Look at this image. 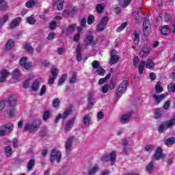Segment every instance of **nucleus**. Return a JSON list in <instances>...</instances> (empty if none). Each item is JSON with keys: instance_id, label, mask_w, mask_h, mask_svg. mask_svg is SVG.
<instances>
[{"instance_id": "obj_20", "label": "nucleus", "mask_w": 175, "mask_h": 175, "mask_svg": "<svg viewBox=\"0 0 175 175\" xmlns=\"http://www.w3.org/2000/svg\"><path fill=\"white\" fill-rule=\"evenodd\" d=\"M166 129H170L175 125V117L171 118L170 120L164 122Z\"/></svg>"}, {"instance_id": "obj_25", "label": "nucleus", "mask_w": 175, "mask_h": 175, "mask_svg": "<svg viewBox=\"0 0 175 175\" xmlns=\"http://www.w3.org/2000/svg\"><path fill=\"white\" fill-rule=\"evenodd\" d=\"M146 66V62L142 61L139 63L138 66V72L139 75H143V72H144V67Z\"/></svg>"}, {"instance_id": "obj_10", "label": "nucleus", "mask_w": 175, "mask_h": 175, "mask_svg": "<svg viewBox=\"0 0 175 175\" xmlns=\"http://www.w3.org/2000/svg\"><path fill=\"white\" fill-rule=\"evenodd\" d=\"M72 144H73V137H70L66 142L65 150L66 154H69L72 151Z\"/></svg>"}, {"instance_id": "obj_5", "label": "nucleus", "mask_w": 175, "mask_h": 175, "mask_svg": "<svg viewBox=\"0 0 175 175\" xmlns=\"http://www.w3.org/2000/svg\"><path fill=\"white\" fill-rule=\"evenodd\" d=\"M142 28L145 36H148L151 33V24L150 23V21L144 19Z\"/></svg>"}, {"instance_id": "obj_32", "label": "nucleus", "mask_w": 175, "mask_h": 175, "mask_svg": "<svg viewBox=\"0 0 175 175\" xmlns=\"http://www.w3.org/2000/svg\"><path fill=\"white\" fill-rule=\"evenodd\" d=\"M91 122V117L90 115H86L83 118V123L85 126H90V122Z\"/></svg>"}, {"instance_id": "obj_47", "label": "nucleus", "mask_w": 175, "mask_h": 175, "mask_svg": "<svg viewBox=\"0 0 175 175\" xmlns=\"http://www.w3.org/2000/svg\"><path fill=\"white\" fill-rule=\"evenodd\" d=\"M76 81H77V75H76V72H74L70 79V83L74 84Z\"/></svg>"}, {"instance_id": "obj_46", "label": "nucleus", "mask_w": 175, "mask_h": 175, "mask_svg": "<svg viewBox=\"0 0 175 175\" xmlns=\"http://www.w3.org/2000/svg\"><path fill=\"white\" fill-rule=\"evenodd\" d=\"M77 13H79V8L77 7L72 8L71 12H70V16L72 17H75Z\"/></svg>"}, {"instance_id": "obj_7", "label": "nucleus", "mask_w": 175, "mask_h": 175, "mask_svg": "<svg viewBox=\"0 0 175 175\" xmlns=\"http://www.w3.org/2000/svg\"><path fill=\"white\" fill-rule=\"evenodd\" d=\"M120 61V56L117 55V51L113 49L111 51V58L109 60L110 65H115Z\"/></svg>"}, {"instance_id": "obj_63", "label": "nucleus", "mask_w": 175, "mask_h": 175, "mask_svg": "<svg viewBox=\"0 0 175 175\" xmlns=\"http://www.w3.org/2000/svg\"><path fill=\"white\" fill-rule=\"evenodd\" d=\"M154 150V146L152 145H147L146 147H145V151H152Z\"/></svg>"}, {"instance_id": "obj_59", "label": "nucleus", "mask_w": 175, "mask_h": 175, "mask_svg": "<svg viewBox=\"0 0 175 175\" xmlns=\"http://www.w3.org/2000/svg\"><path fill=\"white\" fill-rule=\"evenodd\" d=\"M46 94V86L43 85L41 88V90L40 92V96H43L44 94Z\"/></svg>"}, {"instance_id": "obj_9", "label": "nucleus", "mask_w": 175, "mask_h": 175, "mask_svg": "<svg viewBox=\"0 0 175 175\" xmlns=\"http://www.w3.org/2000/svg\"><path fill=\"white\" fill-rule=\"evenodd\" d=\"M70 114H72V109L66 110L63 113H59L55 119V122H58L61 118L66 120V118H68V116H70Z\"/></svg>"}, {"instance_id": "obj_8", "label": "nucleus", "mask_w": 175, "mask_h": 175, "mask_svg": "<svg viewBox=\"0 0 175 175\" xmlns=\"http://www.w3.org/2000/svg\"><path fill=\"white\" fill-rule=\"evenodd\" d=\"M88 109H92L94 104L96 103V100L94 97V94L91 92L88 94Z\"/></svg>"}, {"instance_id": "obj_14", "label": "nucleus", "mask_w": 175, "mask_h": 175, "mask_svg": "<svg viewBox=\"0 0 175 175\" xmlns=\"http://www.w3.org/2000/svg\"><path fill=\"white\" fill-rule=\"evenodd\" d=\"M17 102V97L14 95H12L8 98V103L10 107H14L16 106Z\"/></svg>"}, {"instance_id": "obj_61", "label": "nucleus", "mask_w": 175, "mask_h": 175, "mask_svg": "<svg viewBox=\"0 0 175 175\" xmlns=\"http://www.w3.org/2000/svg\"><path fill=\"white\" fill-rule=\"evenodd\" d=\"M6 9H8V3L0 4V10H6Z\"/></svg>"}, {"instance_id": "obj_21", "label": "nucleus", "mask_w": 175, "mask_h": 175, "mask_svg": "<svg viewBox=\"0 0 175 175\" xmlns=\"http://www.w3.org/2000/svg\"><path fill=\"white\" fill-rule=\"evenodd\" d=\"M139 42H140V32L137 30H134L133 43L134 44H139Z\"/></svg>"}, {"instance_id": "obj_2", "label": "nucleus", "mask_w": 175, "mask_h": 175, "mask_svg": "<svg viewBox=\"0 0 175 175\" xmlns=\"http://www.w3.org/2000/svg\"><path fill=\"white\" fill-rule=\"evenodd\" d=\"M62 158V154L61 152L57 149H53L51 151L50 161L53 163V162H57V163H59L61 162V159Z\"/></svg>"}, {"instance_id": "obj_56", "label": "nucleus", "mask_w": 175, "mask_h": 175, "mask_svg": "<svg viewBox=\"0 0 175 175\" xmlns=\"http://www.w3.org/2000/svg\"><path fill=\"white\" fill-rule=\"evenodd\" d=\"M56 27H57V22H55V21H53L50 23V25H49L50 29H55Z\"/></svg>"}, {"instance_id": "obj_53", "label": "nucleus", "mask_w": 175, "mask_h": 175, "mask_svg": "<svg viewBox=\"0 0 175 175\" xmlns=\"http://www.w3.org/2000/svg\"><path fill=\"white\" fill-rule=\"evenodd\" d=\"M20 73V71L17 69H15L14 70V72L12 74V77L13 79H15V80H17V79H18V75Z\"/></svg>"}, {"instance_id": "obj_62", "label": "nucleus", "mask_w": 175, "mask_h": 175, "mask_svg": "<svg viewBox=\"0 0 175 175\" xmlns=\"http://www.w3.org/2000/svg\"><path fill=\"white\" fill-rule=\"evenodd\" d=\"M107 91H109V85L106 84L103 87L102 92L103 94H107Z\"/></svg>"}, {"instance_id": "obj_40", "label": "nucleus", "mask_w": 175, "mask_h": 175, "mask_svg": "<svg viewBox=\"0 0 175 175\" xmlns=\"http://www.w3.org/2000/svg\"><path fill=\"white\" fill-rule=\"evenodd\" d=\"M99 167L98 165H95L94 167H92L89 171V175H95Z\"/></svg>"}, {"instance_id": "obj_48", "label": "nucleus", "mask_w": 175, "mask_h": 175, "mask_svg": "<svg viewBox=\"0 0 175 175\" xmlns=\"http://www.w3.org/2000/svg\"><path fill=\"white\" fill-rule=\"evenodd\" d=\"M42 118H43L44 121H47V120H49V118H50V112L49 111H45L43 113Z\"/></svg>"}, {"instance_id": "obj_13", "label": "nucleus", "mask_w": 175, "mask_h": 175, "mask_svg": "<svg viewBox=\"0 0 175 175\" xmlns=\"http://www.w3.org/2000/svg\"><path fill=\"white\" fill-rule=\"evenodd\" d=\"M132 114H133V111H131L128 114L122 115L120 118L121 124H126L129 121V118H131Z\"/></svg>"}, {"instance_id": "obj_54", "label": "nucleus", "mask_w": 175, "mask_h": 175, "mask_svg": "<svg viewBox=\"0 0 175 175\" xmlns=\"http://www.w3.org/2000/svg\"><path fill=\"white\" fill-rule=\"evenodd\" d=\"M94 20H95V18L94 17V15L89 16L88 18V24L89 25H91V24L94 23Z\"/></svg>"}, {"instance_id": "obj_58", "label": "nucleus", "mask_w": 175, "mask_h": 175, "mask_svg": "<svg viewBox=\"0 0 175 175\" xmlns=\"http://www.w3.org/2000/svg\"><path fill=\"white\" fill-rule=\"evenodd\" d=\"M62 16L63 17H69V16H70V11H69V10H64L62 13Z\"/></svg>"}, {"instance_id": "obj_42", "label": "nucleus", "mask_w": 175, "mask_h": 175, "mask_svg": "<svg viewBox=\"0 0 175 175\" xmlns=\"http://www.w3.org/2000/svg\"><path fill=\"white\" fill-rule=\"evenodd\" d=\"M150 54V51H144L142 50L139 52V57H142V58H146Z\"/></svg>"}, {"instance_id": "obj_15", "label": "nucleus", "mask_w": 175, "mask_h": 175, "mask_svg": "<svg viewBox=\"0 0 175 175\" xmlns=\"http://www.w3.org/2000/svg\"><path fill=\"white\" fill-rule=\"evenodd\" d=\"M154 159L157 161H159L161 158H163V153L162 152V148L159 147L157 148L156 152L154 155Z\"/></svg>"}, {"instance_id": "obj_4", "label": "nucleus", "mask_w": 175, "mask_h": 175, "mask_svg": "<svg viewBox=\"0 0 175 175\" xmlns=\"http://www.w3.org/2000/svg\"><path fill=\"white\" fill-rule=\"evenodd\" d=\"M128 85H129L128 80L123 81L118 86V92L116 93L117 96H120L122 95L124 92H126Z\"/></svg>"}, {"instance_id": "obj_38", "label": "nucleus", "mask_w": 175, "mask_h": 175, "mask_svg": "<svg viewBox=\"0 0 175 175\" xmlns=\"http://www.w3.org/2000/svg\"><path fill=\"white\" fill-rule=\"evenodd\" d=\"M76 24H72L71 25L68 26V29H67L66 32L69 35V33H72V32L75 31V29H76Z\"/></svg>"}, {"instance_id": "obj_34", "label": "nucleus", "mask_w": 175, "mask_h": 175, "mask_svg": "<svg viewBox=\"0 0 175 175\" xmlns=\"http://www.w3.org/2000/svg\"><path fill=\"white\" fill-rule=\"evenodd\" d=\"M155 90L157 94H161L163 91V88L161 85V82H157L155 85Z\"/></svg>"}, {"instance_id": "obj_26", "label": "nucleus", "mask_w": 175, "mask_h": 175, "mask_svg": "<svg viewBox=\"0 0 175 175\" xmlns=\"http://www.w3.org/2000/svg\"><path fill=\"white\" fill-rule=\"evenodd\" d=\"M162 111H163V109H156L154 111V118L158 120V118H161L162 117Z\"/></svg>"}, {"instance_id": "obj_28", "label": "nucleus", "mask_w": 175, "mask_h": 175, "mask_svg": "<svg viewBox=\"0 0 175 175\" xmlns=\"http://www.w3.org/2000/svg\"><path fill=\"white\" fill-rule=\"evenodd\" d=\"M96 10L98 14L103 13V10H105V8L103 5L101 3H98L96 6Z\"/></svg>"}, {"instance_id": "obj_33", "label": "nucleus", "mask_w": 175, "mask_h": 175, "mask_svg": "<svg viewBox=\"0 0 175 175\" xmlns=\"http://www.w3.org/2000/svg\"><path fill=\"white\" fill-rule=\"evenodd\" d=\"M67 77H68V75L63 74L62 75V77H60V79H59L57 85H62V84H64V83H65V80H66Z\"/></svg>"}, {"instance_id": "obj_17", "label": "nucleus", "mask_w": 175, "mask_h": 175, "mask_svg": "<svg viewBox=\"0 0 175 175\" xmlns=\"http://www.w3.org/2000/svg\"><path fill=\"white\" fill-rule=\"evenodd\" d=\"M20 23H21V18L16 17L14 20L12 21L10 23V28H16V27H18L20 25Z\"/></svg>"}, {"instance_id": "obj_44", "label": "nucleus", "mask_w": 175, "mask_h": 175, "mask_svg": "<svg viewBox=\"0 0 175 175\" xmlns=\"http://www.w3.org/2000/svg\"><path fill=\"white\" fill-rule=\"evenodd\" d=\"M65 0H57V10H62L64 9V2Z\"/></svg>"}, {"instance_id": "obj_12", "label": "nucleus", "mask_w": 175, "mask_h": 175, "mask_svg": "<svg viewBox=\"0 0 175 175\" xmlns=\"http://www.w3.org/2000/svg\"><path fill=\"white\" fill-rule=\"evenodd\" d=\"M152 98L154 99L155 103L157 105H159V103H161V102H162V100H163V99H165L166 98V94H154L152 96Z\"/></svg>"}, {"instance_id": "obj_19", "label": "nucleus", "mask_w": 175, "mask_h": 175, "mask_svg": "<svg viewBox=\"0 0 175 175\" xmlns=\"http://www.w3.org/2000/svg\"><path fill=\"white\" fill-rule=\"evenodd\" d=\"M8 76H9V72L6 70H3L1 72V77H0L1 83H5V81H6V79H8Z\"/></svg>"}, {"instance_id": "obj_52", "label": "nucleus", "mask_w": 175, "mask_h": 175, "mask_svg": "<svg viewBox=\"0 0 175 175\" xmlns=\"http://www.w3.org/2000/svg\"><path fill=\"white\" fill-rule=\"evenodd\" d=\"M165 128H166V124H165V122H163L159 125V126L158 128L159 132H160L161 133H163V131H164Z\"/></svg>"}, {"instance_id": "obj_31", "label": "nucleus", "mask_w": 175, "mask_h": 175, "mask_svg": "<svg viewBox=\"0 0 175 175\" xmlns=\"http://www.w3.org/2000/svg\"><path fill=\"white\" fill-rule=\"evenodd\" d=\"M51 73L54 79H57V77L58 76V68H56L55 66H53L51 70Z\"/></svg>"}, {"instance_id": "obj_64", "label": "nucleus", "mask_w": 175, "mask_h": 175, "mask_svg": "<svg viewBox=\"0 0 175 175\" xmlns=\"http://www.w3.org/2000/svg\"><path fill=\"white\" fill-rule=\"evenodd\" d=\"M131 2H132V0H124L123 1V5H122V8H126V6H128Z\"/></svg>"}, {"instance_id": "obj_41", "label": "nucleus", "mask_w": 175, "mask_h": 175, "mask_svg": "<svg viewBox=\"0 0 175 175\" xmlns=\"http://www.w3.org/2000/svg\"><path fill=\"white\" fill-rule=\"evenodd\" d=\"M23 49H25V50H27V51L29 54H32V53H33V47L29 46V44H28L24 45V46H23Z\"/></svg>"}, {"instance_id": "obj_49", "label": "nucleus", "mask_w": 175, "mask_h": 175, "mask_svg": "<svg viewBox=\"0 0 175 175\" xmlns=\"http://www.w3.org/2000/svg\"><path fill=\"white\" fill-rule=\"evenodd\" d=\"M152 169H154V161L149 163V164L146 167V172L150 173V172H152Z\"/></svg>"}, {"instance_id": "obj_45", "label": "nucleus", "mask_w": 175, "mask_h": 175, "mask_svg": "<svg viewBox=\"0 0 175 175\" xmlns=\"http://www.w3.org/2000/svg\"><path fill=\"white\" fill-rule=\"evenodd\" d=\"M168 92H175V83H170L167 85Z\"/></svg>"}, {"instance_id": "obj_11", "label": "nucleus", "mask_w": 175, "mask_h": 175, "mask_svg": "<svg viewBox=\"0 0 175 175\" xmlns=\"http://www.w3.org/2000/svg\"><path fill=\"white\" fill-rule=\"evenodd\" d=\"M85 42L87 45L92 44V46H95L96 44V42L94 40V36L91 34L86 35Z\"/></svg>"}, {"instance_id": "obj_3", "label": "nucleus", "mask_w": 175, "mask_h": 175, "mask_svg": "<svg viewBox=\"0 0 175 175\" xmlns=\"http://www.w3.org/2000/svg\"><path fill=\"white\" fill-rule=\"evenodd\" d=\"M116 152H111L109 154V156H107L106 154L103 155L101 157V161L102 162H109V161H110L111 166H113L114 163H116Z\"/></svg>"}, {"instance_id": "obj_57", "label": "nucleus", "mask_w": 175, "mask_h": 175, "mask_svg": "<svg viewBox=\"0 0 175 175\" xmlns=\"http://www.w3.org/2000/svg\"><path fill=\"white\" fill-rule=\"evenodd\" d=\"M75 121H76V117H74L68 120L67 125H69L72 128L73 126V124H75Z\"/></svg>"}, {"instance_id": "obj_6", "label": "nucleus", "mask_w": 175, "mask_h": 175, "mask_svg": "<svg viewBox=\"0 0 175 175\" xmlns=\"http://www.w3.org/2000/svg\"><path fill=\"white\" fill-rule=\"evenodd\" d=\"M107 23H109V17L104 16L100 22L97 25V31L98 32H102L106 28V25H107Z\"/></svg>"}, {"instance_id": "obj_51", "label": "nucleus", "mask_w": 175, "mask_h": 175, "mask_svg": "<svg viewBox=\"0 0 175 175\" xmlns=\"http://www.w3.org/2000/svg\"><path fill=\"white\" fill-rule=\"evenodd\" d=\"M92 68L93 69H98V68H100V64L99 63V62L94 60L92 64Z\"/></svg>"}, {"instance_id": "obj_22", "label": "nucleus", "mask_w": 175, "mask_h": 175, "mask_svg": "<svg viewBox=\"0 0 175 175\" xmlns=\"http://www.w3.org/2000/svg\"><path fill=\"white\" fill-rule=\"evenodd\" d=\"M165 146H173L175 144V137H170L164 140Z\"/></svg>"}, {"instance_id": "obj_29", "label": "nucleus", "mask_w": 175, "mask_h": 175, "mask_svg": "<svg viewBox=\"0 0 175 175\" xmlns=\"http://www.w3.org/2000/svg\"><path fill=\"white\" fill-rule=\"evenodd\" d=\"M146 66L147 69H152L154 68V66H155V64H154V62L152 59H148L146 61Z\"/></svg>"}, {"instance_id": "obj_36", "label": "nucleus", "mask_w": 175, "mask_h": 175, "mask_svg": "<svg viewBox=\"0 0 175 175\" xmlns=\"http://www.w3.org/2000/svg\"><path fill=\"white\" fill-rule=\"evenodd\" d=\"M17 114V111L14 107H10L9 117L13 118L15 117Z\"/></svg>"}, {"instance_id": "obj_16", "label": "nucleus", "mask_w": 175, "mask_h": 175, "mask_svg": "<svg viewBox=\"0 0 175 175\" xmlns=\"http://www.w3.org/2000/svg\"><path fill=\"white\" fill-rule=\"evenodd\" d=\"M1 129H3L4 131H9L10 132H12L14 129V125L12 122H8L7 124H3L1 126Z\"/></svg>"}, {"instance_id": "obj_60", "label": "nucleus", "mask_w": 175, "mask_h": 175, "mask_svg": "<svg viewBox=\"0 0 175 175\" xmlns=\"http://www.w3.org/2000/svg\"><path fill=\"white\" fill-rule=\"evenodd\" d=\"M27 8H32V6H35L34 1H29L26 3Z\"/></svg>"}, {"instance_id": "obj_55", "label": "nucleus", "mask_w": 175, "mask_h": 175, "mask_svg": "<svg viewBox=\"0 0 175 175\" xmlns=\"http://www.w3.org/2000/svg\"><path fill=\"white\" fill-rule=\"evenodd\" d=\"M60 100L59 98H56L53 100V107H58V106H59V103H60Z\"/></svg>"}, {"instance_id": "obj_37", "label": "nucleus", "mask_w": 175, "mask_h": 175, "mask_svg": "<svg viewBox=\"0 0 175 175\" xmlns=\"http://www.w3.org/2000/svg\"><path fill=\"white\" fill-rule=\"evenodd\" d=\"M128 25V22H124L119 26L116 30L117 32L120 33L121 31H124L125 29V27Z\"/></svg>"}, {"instance_id": "obj_24", "label": "nucleus", "mask_w": 175, "mask_h": 175, "mask_svg": "<svg viewBox=\"0 0 175 175\" xmlns=\"http://www.w3.org/2000/svg\"><path fill=\"white\" fill-rule=\"evenodd\" d=\"M161 32L162 35H169V33L170 32V27H169V25H164L161 27Z\"/></svg>"}, {"instance_id": "obj_23", "label": "nucleus", "mask_w": 175, "mask_h": 175, "mask_svg": "<svg viewBox=\"0 0 175 175\" xmlns=\"http://www.w3.org/2000/svg\"><path fill=\"white\" fill-rule=\"evenodd\" d=\"M35 167V159H31L29 161L27 165V169L28 172L33 170Z\"/></svg>"}, {"instance_id": "obj_50", "label": "nucleus", "mask_w": 175, "mask_h": 175, "mask_svg": "<svg viewBox=\"0 0 175 175\" xmlns=\"http://www.w3.org/2000/svg\"><path fill=\"white\" fill-rule=\"evenodd\" d=\"M96 72L98 75H100V76H105V73H106V70H105L102 67H98Z\"/></svg>"}, {"instance_id": "obj_39", "label": "nucleus", "mask_w": 175, "mask_h": 175, "mask_svg": "<svg viewBox=\"0 0 175 175\" xmlns=\"http://www.w3.org/2000/svg\"><path fill=\"white\" fill-rule=\"evenodd\" d=\"M5 155L7 157H10V155H12V153L13 152V150H12V147L5 146Z\"/></svg>"}, {"instance_id": "obj_18", "label": "nucleus", "mask_w": 175, "mask_h": 175, "mask_svg": "<svg viewBox=\"0 0 175 175\" xmlns=\"http://www.w3.org/2000/svg\"><path fill=\"white\" fill-rule=\"evenodd\" d=\"M21 66H23L25 69L28 70L31 68V63L27 62V58L23 57L20 61Z\"/></svg>"}, {"instance_id": "obj_35", "label": "nucleus", "mask_w": 175, "mask_h": 175, "mask_svg": "<svg viewBox=\"0 0 175 175\" xmlns=\"http://www.w3.org/2000/svg\"><path fill=\"white\" fill-rule=\"evenodd\" d=\"M13 46H14V41L13 40H9L5 44V49L10 50V49H13Z\"/></svg>"}, {"instance_id": "obj_30", "label": "nucleus", "mask_w": 175, "mask_h": 175, "mask_svg": "<svg viewBox=\"0 0 175 175\" xmlns=\"http://www.w3.org/2000/svg\"><path fill=\"white\" fill-rule=\"evenodd\" d=\"M26 20L27 23H28V24H30V25H34V24L38 21L36 18H33V16H29L26 18Z\"/></svg>"}, {"instance_id": "obj_43", "label": "nucleus", "mask_w": 175, "mask_h": 175, "mask_svg": "<svg viewBox=\"0 0 175 175\" xmlns=\"http://www.w3.org/2000/svg\"><path fill=\"white\" fill-rule=\"evenodd\" d=\"M39 85H40L39 81H35L31 85L32 91H38V88H39Z\"/></svg>"}, {"instance_id": "obj_1", "label": "nucleus", "mask_w": 175, "mask_h": 175, "mask_svg": "<svg viewBox=\"0 0 175 175\" xmlns=\"http://www.w3.org/2000/svg\"><path fill=\"white\" fill-rule=\"evenodd\" d=\"M42 125V121L40 119H36L32 123L27 122L24 126L25 132H29V133H35L39 131Z\"/></svg>"}, {"instance_id": "obj_27", "label": "nucleus", "mask_w": 175, "mask_h": 175, "mask_svg": "<svg viewBox=\"0 0 175 175\" xmlns=\"http://www.w3.org/2000/svg\"><path fill=\"white\" fill-rule=\"evenodd\" d=\"M8 20H9V16L8 14H5L3 17L0 18V28H2V25L7 23Z\"/></svg>"}]
</instances>
